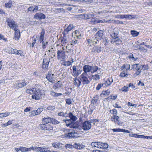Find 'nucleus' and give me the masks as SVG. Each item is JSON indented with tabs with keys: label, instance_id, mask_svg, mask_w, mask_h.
Returning a JSON list of instances; mask_svg holds the SVG:
<instances>
[{
	"label": "nucleus",
	"instance_id": "58",
	"mask_svg": "<svg viewBox=\"0 0 152 152\" xmlns=\"http://www.w3.org/2000/svg\"><path fill=\"white\" fill-rule=\"evenodd\" d=\"M112 130L114 132H122V129L118 128V129H112Z\"/></svg>",
	"mask_w": 152,
	"mask_h": 152
},
{
	"label": "nucleus",
	"instance_id": "40",
	"mask_svg": "<svg viewBox=\"0 0 152 152\" xmlns=\"http://www.w3.org/2000/svg\"><path fill=\"white\" fill-rule=\"evenodd\" d=\"M129 58H132L133 61H135L137 59V58L132 53L129 54Z\"/></svg>",
	"mask_w": 152,
	"mask_h": 152
},
{
	"label": "nucleus",
	"instance_id": "10",
	"mask_svg": "<svg viewBox=\"0 0 152 152\" xmlns=\"http://www.w3.org/2000/svg\"><path fill=\"white\" fill-rule=\"evenodd\" d=\"M58 59L61 60L65 59L66 55L65 52L64 50H58L57 51Z\"/></svg>",
	"mask_w": 152,
	"mask_h": 152
},
{
	"label": "nucleus",
	"instance_id": "36",
	"mask_svg": "<svg viewBox=\"0 0 152 152\" xmlns=\"http://www.w3.org/2000/svg\"><path fill=\"white\" fill-rule=\"evenodd\" d=\"M12 3V1L11 0H10L8 2L5 4V6L7 8H10L11 7Z\"/></svg>",
	"mask_w": 152,
	"mask_h": 152
},
{
	"label": "nucleus",
	"instance_id": "63",
	"mask_svg": "<svg viewBox=\"0 0 152 152\" xmlns=\"http://www.w3.org/2000/svg\"><path fill=\"white\" fill-rule=\"evenodd\" d=\"M44 36H40V37L39 39V41H40V43L42 42H44Z\"/></svg>",
	"mask_w": 152,
	"mask_h": 152
},
{
	"label": "nucleus",
	"instance_id": "9",
	"mask_svg": "<svg viewBox=\"0 0 152 152\" xmlns=\"http://www.w3.org/2000/svg\"><path fill=\"white\" fill-rule=\"evenodd\" d=\"M53 71L52 70H50L49 72H48V74L46 76V78L50 82L53 83H54V80L53 77L54 74L53 73Z\"/></svg>",
	"mask_w": 152,
	"mask_h": 152
},
{
	"label": "nucleus",
	"instance_id": "20",
	"mask_svg": "<svg viewBox=\"0 0 152 152\" xmlns=\"http://www.w3.org/2000/svg\"><path fill=\"white\" fill-rule=\"evenodd\" d=\"M15 31V36L14 39L15 40H18L20 37V32L19 30L17 28L14 30Z\"/></svg>",
	"mask_w": 152,
	"mask_h": 152
},
{
	"label": "nucleus",
	"instance_id": "33",
	"mask_svg": "<svg viewBox=\"0 0 152 152\" xmlns=\"http://www.w3.org/2000/svg\"><path fill=\"white\" fill-rule=\"evenodd\" d=\"M115 38H116L115 40V43L116 45H118L121 44L122 42V41L121 39V38H119L118 37H115Z\"/></svg>",
	"mask_w": 152,
	"mask_h": 152
},
{
	"label": "nucleus",
	"instance_id": "3",
	"mask_svg": "<svg viewBox=\"0 0 152 152\" xmlns=\"http://www.w3.org/2000/svg\"><path fill=\"white\" fill-rule=\"evenodd\" d=\"M6 21L8 23V25L12 29L14 30L17 29L18 25L12 19L8 18L7 19Z\"/></svg>",
	"mask_w": 152,
	"mask_h": 152
},
{
	"label": "nucleus",
	"instance_id": "8",
	"mask_svg": "<svg viewBox=\"0 0 152 152\" xmlns=\"http://www.w3.org/2000/svg\"><path fill=\"white\" fill-rule=\"evenodd\" d=\"M82 129L84 131L88 130L91 129V124H90L89 121H86L82 124Z\"/></svg>",
	"mask_w": 152,
	"mask_h": 152
},
{
	"label": "nucleus",
	"instance_id": "35",
	"mask_svg": "<svg viewBox=\"0 0 152 152\" xmlns=\"http://www.w3.org/2000/svg\"><path fill=\"white\" fill-rule=\"evenodd\" d=\"M119 117L116 115H113V116L111 118V120L114 121L115 122H116L117 121H118Z\"/></svg>",
	"mask_w": 152,
	"mask_h": 152
},
{
	"label": "nucleus",
	"instance_id": "21",
	"mask_svg": "<svg viewBox=\"0 0 152 152\" xmlns=\"http://www.w3.org/2000/svg\"><path fill=\"white\" fill-rule=\"evenodd\" d=\"M90 22L92 24H94L104 22L102 20H99L96 18H91Z\"/></svg>",
	"mask_w": 152,
	"mask_h": 152
},
{
	"label": "nucleus",
	"instance_id": "12",
	"mask_svg": "<svg viewBox=\"0 0 152 152\" xmlns=\"http://www.w3.org/2000/svg\"><path fill=\"white\" fill-rule=\"evenodd\" d=\"M73 78V84L77 88L79 87L81 85V81L80 78L79 79L77 77Z\"/></svg>",
	"mask_w": 152,
	"mask_h": 152
},
{
	"label": "nucleus",
	"instance_id": "49",
	"mask_svg": "<svg viewBox=\"0 0 152 152\" xmlns=\"http://www.w3.org/2000/svg\"><path fill=\"white\" fill-rule=\"evenodd\" d=\"M29 114L30 116H34L37 115L35 110H33L32 111L30 112L29 113Z\"/></svg>",
	"mask_w": 152,
	"mask_h": 152
},
{
	"label": "nucleus",
	"instance_id": "16",
	"mask_svg": "<svg viewBox=\"0 0 152 152\" xmlns=\"http://www.w3.org/2000/svg\"><path fill=\"white\" fill-rule=\"evenodd\" d=\"M91 66L88 65H84L83 67V73H86V75H87V73L90 72L91 73Z\"/></svg>",
	"mask_w": 152,
	"mask_h": 152
},
{
	"label": "nucleus",
	"instance_id": "17",
	"mask_svg": "<svg viewBox=\"0 0 152 152\" xmlns=\"http://www.w3.org/2000/svg\"><path fill=\"white\" fill-rule=\"evenodd\" d=\"M113 82V80L112 78H109L103 84L104 87H107L110 86Z\"/></svg>",
	"mask_w": 152,
	"mask_h": 152
},
{
	"label": "nucleus",
	"instance_id": "6",
	"mask_svg": "<svg viewBox=\"0 0 152 152\" xmlns=\"http://www.w3.org/2000/svg\"><path fill=\"white\" fill-rule=\"evenodd\" d=\"M40 128L42 130L50 131L53 129V126L50 124H43L40 125Z\"/></svg>",
	"mask_w": 152,
	"mask_h": 152
},
{
	"label": "nucleus",
	"instance_id": "54",
	"mask_svg": "<svg viewBox=\"0 0 152 152\" xmlns=\"http://www.w3.org/2000/svg\"><path fill=\"white\" fill-rule=\"evenodd\" d=\"M103 86V83H99L98 84L96 88V89L97 90H99Z\"/></svg>",
	"mask_w": 152,
	"mask_h": 152
},
{
	"label": "nucleus",
	"instance_id": "62",
	"mask_svg": "<svg viewBox=\"0 0 152 152\" xmlns=\"http://www.w3.org/2000/svg\"><path fill=\"white\" fill-rule=\"evenodd\" d=\"M71 45V44L69 45V44H67V45L65 47H63V50H66V49H67L69 50H71L70 48H69V45Z\"/></svg>",
	"mask_w": 152,
	"mask_h": 152
},
{
	"label": "nucleus",
	"instance_id": "4",
	"mask_svg": "<svg viewBox=\"0 0 152 152\" xmlns=\"http://www.w3.org/2000/svg\"><path fill=\"white\" fill-rule=\"evenodd\" d=\"M72 75L74 77H77L81 73L82 70H80L79 66H73L72 67Z\"/></svg>",
	"mask_w": 152,
	"mask_h": 152
},
{
	"label": "nucleus",
	"instance_id": "46",
	"mask_svg": "<svg viewBox=\"0 0 152 152\" xmlns=\"http://www.w3.org/2000/svg\"><path fill=\"white\" fill-rule=\"evenodd\" d=\"M51 123L53 124H58L59 123L58 121L56 119L51 118Z\"/></svg>",
	"mask_w": 152,
	"mask_h": 152
},
{
	"label": "nucleus",
	"instance_id": "13",
	"mask_svg": "<svg viewBox=\"0 0 152 152\" xmlns=\"http://www.w3.org/2000/svg\"><path fill=\"white\" fill-rule=\"evenodd\" d=\"M75 27L73 24H70L64 30L63 34L64 35H67L69 34V31H71Z\"/></svg>",
	"mask_w": 152,
	"mask_h": 152
},
{
	"label": "nucleus",
	"instance_id": "30",
	"mask_svg": "<svg viewBox=\"0 0 152 152\" xmlns=\"http://www.w3.org/2000/svg\"><path fill=\"white\" fill-rule=\"evenodd\" d=\"M137 18V16L136 15H125V18L126 19H135Z\"/></svg>",
	"mask_w": 152,
	"mask_h": 152
},
{
	"label": "nucleus",
	"instance_id": "31",
	"mask_svg": "<svg viewBox=\"0 0 152 152\" xmlns=\"http://www.w3.org/2000/svg\"><path fill=\"white\" fill-rule=\"evenodd\" d=\"M84 19H87L90 18L94 15L92 14H83Z\"/></svg>",
	"mask_w": 152,
	"mask_h": 152
},
{
	"label": "nucleus",
	"instance_id": "43",
	"mask_svg": "<svg viewBox=\"0 0 152 152\" xmlns=\"http://www.w3.org/2000/svg\"><path fill=\"white\" fill-rule=\"evenodd\" d=\"M68 114L66 113H64L62 112H60L58 113V115L59 116H61L64 117H68Z\"/></svg>",
	"mask_w": 152,
	"mask_h": 152
},
{
	"label": "nucleus",
	"instance_id": "55",
	"mask_svg": "<svg viewBox=\"0 0 152 152\" xmlns=\"http://www.w3.org/2000/svg\"><path fill=\"white\" fill-rule=\"evenodd\" d=\"M128 87L124 86L121 89V91L123 92H127L128 91Z\"/></svg>",
	"mask_w": 152,
	"mask_h": 152
},
{
	"label": "nucleus",
	"instance_id": "51",
	"mask_svg": "<svg viewBox=\"0 0 152 152\" xmlns=\"http://www.w3.org/2000/svg\"><path fill=\"white\" fill-rule=\"evenodd\" d=\"M71 62L69 61H64L62 63V64L65 66H69L71 64Z\"/></svg>",
	"mask_w": 152,
	"mask_h": 152
},
{
	"label": "nucleus",
	"instance_id": "47",
	"mask_svg": "<svg viewBox=\"0 0 152 152\" xmlns=\"http://www.w3.org/2000/svg\"><path fill=\"white\" fill-rule=\"evenodd\" d=\"M139 65V64H136L132 65V69H133L134 71L136 70V69L137 66Z\"/></svg>",
	"mask_w": 152,
	"mask_h": 152
},
{
	"label": "nucleus",
	"instance_id": "50",
	"mask_svg": "<svg viewBox=\"0 0 152 152\" xmlns=\"http://www.w3.org/2000/svg\"><path fill=\"white\" fill-rule=\"evenodd\" d=\"M136 72H135L134 74L133 75V76L135 77L136 76H137L138 75H140V73L141 72V71H136Z\"/></svg>",
	"mask_w": 152,
	"mask_h": 152
},
{
	"label": "nucleus",
	"instance_id": "14",
	"mask_svg": "<svg viewBox=\"0 0 152 152\" xmlns=\"http://www.w3.org/2000/svg\"><path fill=\"white\" fill-rule=\"evenodd\" d=\"M101 50V47L99 46H95L92 49L91 52L92 53L96 54L100 52Z\"/></svg>",
	"mask_w": 152,
	"mask_h": 152
},
{
	"label": "nucleus",
	"instance_id": "19",
	"mask_svg": "<svg viewBox=\"0 0 152 152\" xmlns=\"http://www.w3.org/2000/svg\"><path fill=\"white\" fill-rule=\"evenodd\" d=\"M52 145L55 148H56L59 149H61L63 148V144L60 142H56L52 143Z\"/></svg>",
	"mask_w": 152,
	"mask_h": 152
},
{
	"label": "nucleus",
	"instance_id": "11",
	"mask_svg": "<svg viewBox=\"0 0 152 152\" xmlns=\"http://www.w3.org/2000/svg\"><path fill=\"white\" fill-rule=\"evenodd\" d=\"M50 61L49 58H46L44 59L42 63V68L45 70L48 69V64Z\"/></svg>",
	"mask_w": 152,
	"mask_h": 152
},
{
	"label": "nucleus",
	"instance_id": "28",
	"mask_svg": "<svg viewBox=\"0 0 152 152\" xmlns=\"http://www.w3.org/2000/svg\"><path fill=\"white\" fill-rule=\"evenodd\" d=\"M31 150V147L29 148H26L25 147H20V151L22 152L29 151Z\"/></svg>",
	"mask_w": 152,
	"mask_h": 152
},
{
	"label": "nucleus",
	"instance_id": "42",
	"mask_svg": "<svg viewBox=\"0 0 152 152\" xmlns=\"http://www.w3.org/2000/svg\"><path fill=\"white\" fill-rule=\"evenodd\" d=\"M121 68L122 69H126V70H128L130 69V65L128 64H124L121 66Z\"/></svg>",
	"mask_w": 152,
	"mask_h": 152
},
{
	"label": "nucleus",
	"instance_id": "22",
	"mask_svg": "<svg viewBox=\"0 0 152 152\" xmlns=\"http://www.w3.org/2000/svg\"><path fill=\"white\" fill-rule=\"evenodd\" d=\"M99 148L102 149H106L108 148V145L107 143L99 142Z\"/></svg>",
	"mask_w": 152,
	"mask_h": 152
},
{
	"label": "nucleus",
	"instance_id": "29",
	"mask_svg": "<svg viewBox=\"0 0 152 152\" xmlns=\"http://www.w3.org/2000/svg\"><path fill=\"white\" fill-rule=\"evenodd\" d=\"M9 54H16V53L17 52V50L16 49H13L12 48H10L7 51Z\"/></svg>",
	"mask_w": 152,
	"mask_h": 152
},
{
	"label": "nucleus",
	"instance_id": "64",
	"mask_svg": "<svg viewBox=\"0 0 152 152\" xmlns=\"http://www.w3.org/2000/svg\"><path fill=\"white\" fill-rule=\"evenodd\" d=\"M83 14L80 15H77L76 18H77L79 19H84Z\"/></svg>",
	"mask_w": 152,
	"mask_h": 152
},
{
	"label": "nucleus",
	"instance_id": "27",
	"mask_svg": "<svg viewBox=\"0 0 152 152\" xmlns=\"http://www.w3.org/2000/svg\"><path fill=\"white\" fill-rule=\"evenodd\" d=\"M62 83L61 81H58L53 86L54 89H56L58 88H61L62 87Z\"/></svg>",
	"mask_w": 152,
	"mask_h": 152
},
{
	"label": "nucleus",
	"instance_id": "41",
	"mask_svg": "<svg viewBox=\"0 0 152 152\" xmlns=\"http://www.w3.org/2000/svg\"><path fill=\"white\" fill-rule=\"evenodd\" d=\"M87 41L88 44V45H89L91 46L92 45H95V44H94V42H93V40L92 38H91L90 39H87Z\"/></svg>",
	"mask_w": 152,
	"mask_h": 152
},
{
	"label": "nucleus",
	"instance_id": "37",
	"mask_svg": "<svg viewBox=\"0 0 152 152\" xmlns=\"http://www.w3.org/2000/svg\"><path fill=\"white\" fill-rule=\"evenodd\" d=\"M34 8V6H31L28 8L26 10V11L27 12L31 11L33 12H36V10H35V8Z\"/></svg>",
	"mask_w": 152,
	"mask_h": 152
},
{
	"label": "nucleus",
	"instance_id": "26",
	"mask_svg": "<svg viewBox=\"0 0 152 152\" xmlns=\"http://www.w3.org/2000/svg\"><path fill=\"white\" fill-rule=\"evenodd\" d=\"M66 35L63 34L62 39L61 40V42L62 45L66 44L68 42V40L67 39L66 37Z\"/></svg>",
	"mask_w": 152,
	"mask_h": 152
},
{
	"label": "nucleus",
	"instance_id": "32",
	"mask_svg": "<svg viewBox=\"0 0 152 152\" xmlns=\"http://www.w3.org/2000/svg\"><path fill=\"white\" fill-rule=\"evenodd\" d=\"M99 142H92L91 143V145L92 146L93 148H94V147H96L99 148Z\"/></svg>",
	"mask_w": 152,
	"mask_h": 152
},
{
	"label": "nucleus",
	"instance_id": "2",
	"mask_svg": "<svg viewBox=\"0 0 152 152\" xmlns=\"http://www.w3.org/2000/svg\"><path fill=\"white\" fill-rule=\"evenodd\" d=\"M87 75L86 73H83L80 76L81 82L83 85L88 84L91 81V80L88 79L89 77Z\"/></svg>",
	"mask_w": 152,
	"mask_h": 152
},
{
	"label": "nucleus",
	"instance_id": "45",
	"mask_svg": "<svg viewBox=\"0 0 152 152\" xmlns=\"http://www.w3.org/2000/svg\"><path fill=\"white\" fill-rule=\"evenodd\" d=\"M92 77L95 80H98L100 79L99 76L97 74L92 75Z\"/></svg>",
	"mask_w": 152,
	"mask_h": 152
},
{
	"label": "nucleus",
	"instance_id": "7",
	"mask_svg": "<svg viewBox=\"0 0 152 152\" xmlns=\"http://www.w3.org/2000/svg\"><path fill=\"white\" fill-rule=\"evenodd\" d=\"M28 83V82H26L25 80L18 81L15 84V87L18 89L22 88L26 86Z\"/></svg>",
	"mask_w": 152,
	"mask_h": 152
},
{
	"label": "nucleus",
	"instance_id": "48",
	"mask_svg": "<svg viewBox=\"0 0 152 152\" xmlns=\"http://www.w3.org/2000/svg\"><path fill=\"white\" fill-rule=\"evenodd\" d=\"M110 113L113 114L114 115H116L117 113V111L116 109H113L112 110H110Z\"/></svg>",
	"mask_w": 152,
	"mask_h": 152
},
{
	"label": "nucleus",
	"instance_id": "57",
	"mask_svg": "<svg viewBox=\"0 0 152 152\" xmlns=\"http://www.w3.org/2000/svg\"><path fill=\"white\" fill-rule=\"evenodd\" d=\"M142 68V69L143 68H144V70H148L149 69L148 66V65H141Z\"/></svg>",
	"mask_w": 152,
	"mask_h": 152
},
{
	"label": "nucleus",
	"instance_id": "38",
	"mask_svg": "<svg viewBox=\"0 0 152 152\" xmlns=\"http://www.w3.org/2000/svg\"><path fill=\"white\" fill-rule=\"evenodd\" d=\"M91 69V73H93L98 70V67L96 66H92Z\"/></svg>",
	"mask_w": 152,
	"mask_h": 152
},
{
	"label": "nucleus",
	"instance_id": "61",
	"mask_svg": "<svg viewBox=\"0 0 152 152\" xmlns=\"http://www.w3.org/2000/svg\"><path fill=\"white\" fill-rule=\"evenodd\" d=\"M1 39H2L5 41H7V38H4V35L0 34V40Z\"/></svg>",
	"mask_w": 152,
	"mask_h": 152
},
{
	"label": "nucleus",
	"instance_id": "5",
	"mask_svg": "<svg viewBox=\"0 0 152 152\" xmlns=\"http://www.w3.org/2000/svg\"><path fill=\"white\" fill-rule=\"evenodd\" d=\"M79 134V133L75 132V130H73L71 132H69L67 134H65L64 136L65 137L70 139L74 137H77L78 136V134Z\"/></svg>",
	"mask_w": 152,
	"mask_h": 152
},
{
	"label": "nucleus",
	"instance_id": "24",
	"mask_svg": "<svg viewBox=\"0 0 152 152\" xmlns=\"http://www.w3.org/2000/svg\"><path fill=\"white\" fill-rule=\"evenodd\" d=\"M51 118L48 117L47 118H44L42 119V121L44 124H49L51 123Z\"/></svg>",
	"mask_w": 152,
	"mask_h": 152
},
{
	"label": "nucleus",
	"instance_id": "52",
	"mask_svg": "<svg viewBox=\"0 0 152 152\" xmlns=\"http://www.w3.org/2000/svg\"><path fill=\"white\" fill-rule=\"evenodd\" d=\"M37 115L40 114L42 111L43 109L42 108H39L37 110H35Z\"/></svg>",
	"mask_w": 152,
	"mask_h": 152
},
{
	"label": "nucleus",
	"instance_id": "53",
	"mask_svg": "<svg viewBox=\"0 0 152 152\" xmlns=\"http://www.w3.org/2000/svg\"><path fill=\"white\" fill-rule=\"evenodd\" d=\"M110 93V91H108V90L106 91H103L102 94L104 95H108Z\"/></svg>",
	"mask_w": 152,
	"mask_h": 152
},
{
	"label": "nucleus",
	"instance_id": "39",
	"mask_svg": "<svg viewBox=\"0 0 152 152\" xmlns=\"http://www.w3.org/2000/svg\"><path fill=\"white\" fill-rule=\"evenodd\" d=\"M42 148L39 147H31V150H35V151H38L42 152Z\"/></svg>",
	"mask_w": 152,
	"mask_h": 152
},
{
	"label": "nucleus",
	"instance_id": "59",
	"mask_svg": "<svg viewBox=\"0 0 152 152\" xmlns=\"http://www.w3.org/2000/svg\"><path fill=\"white\" fill-rule=\"evenodd\" d=\"M48 42H42V48L43 49H44L46 48V45H48Z\"/></svg>",
	"mask_w": 152,
	"mask_h": 152
},
{
	"label": "nucleus",
	"instance_id": "15",
	"mask_svg": "<svg viewBox=\"0 0 152 152\" xmlns=\"http://www.w3.org/2000/svg\"><path fill=\"white\" fill-rule=\"evenodd\" d=\"M34 18L39 20L42 19H45V15L41 13H36L34 15Z\"/></svg>",
	"mask_w": 152,
	"mask_h": 152
},
{
	"label": "nucleus",
	"instance_id": "56",
	"mask_svg": "<svg viewBox=\"0 0 152 152\" xmlns=\"http://www.w3.org/2000/svg\"><path fill=\"white\" fill-rule=\"evenodd\" d=\"M65 147L67 149V148L72 149V145L70 144H67L65 145Z\"/></svg>",
	"mask_w": 152,
	"mask_h": 152
},
{
	"label": "nucleus",
	"instance_id": "25",
	"mask_svg": "<svg viewBox=\"0 0 152 152\" xmlns=\"http://www.w3.org/2000/svg\"><path fill=\"white\" fill-rule=\"evenodd\" d=\"M68 114V116L71 119L75 122L77 119V118L76 116L73 115V114L71 112H69Z\"/></svg>",
	"mask_w": 152,
	"mask_h": 152
},
{
	"label": "nucleus",
	"instance_id": "1",
	"mask_svg": "<svg viewBox=\"0 0 152 152\" xmlns=\"http://www.w3.org/2000/svg\"><path fill=\"white\" fill-rule=\"evenodd\" d=\"M30 91L31 92H30V93L32 94L31 96L32 99L36 100L41 99V96L42 94L41 91L36 88H32Z\"/></svg>",
	"mask_w": 152,
	"mask_h": 152
},
{
	"label": "nucleus",
	"instance_id": "34",
	"mask_svg": "<svg viewBox=\"0 0 152 152\" xmlns=\"http://www.w3.org/2000/svg\"><path fill=\"white\" fill-rule=\"evenodd\" d=\"M139 33L135 30H132L131 31V34L133 37L137 36L139 34Z\"/></svg>",
	"mask_w": 152,
	"mask_h": 152
},
{
	"label": "nucleus",
	"instance_id": "44",
	"mask_svg": "<svg viewBox=\"0 0 152 152\" xmlns=\"http://www.w3.org/2000/svg\"><path fill=\"white\" fill-rule=\"evenodd\" d=\"M95 35L92 37L93 40L94 42V44H97L98 42H99V40H100L99 39H97Z\"/></svg>",
	"mask_w": 152,
	"mask_h": 152
},
{
	"label": "nucleus",
	"instance_id": "18",
	"mask_svg": "<svg viewBox=\"0 0 152 152\" xmlns=\"http://www.w3.org/2000/svg\"><path fill=\"white\" fill-rule=\"evenodd\" d=\"M104 32L102 30H100L96 34L95 36L97 37V39L101 40L103 36V33Z\"/></svg>",
	"mask_w": 152,
	"mask_h": 152
},
{
	"label": "nucleus",
	"instance_id": "60",
	"mask_svg": "<svg viewBox=\"0 0 152 152\" xmlns=\"http://www.w3.org/2000/svg\"><path fill=\"white\" fill-rule=\"evenodd\" d=\"M66 102L67 104L70 105L72 104V100L69 99H66Z\"/></svg>",
	"mask_w": 152,
	"mask_h": 152
},
{
	"label": "nucleus",
	"instance_id": "23",
	"mask_svg": "<svg viewBox=\"0 0 152 152\" xmlns=\"http://www.w3.org/2000/svg\"><path fill=\"white\" fill-rule=\"evenodd\" d=\"M75 36L77 39H81L82 37V32L81 31L76 30L74 31Z\"/></svg>",
	"mask_w": 152,
	"mask_h": 152
}]
</instances>
